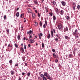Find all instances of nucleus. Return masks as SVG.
<instances>
[{
  "mask_svg": "<svg viewBox=\"0 0 80 80\" xmlns=\"http://www.w3.org/2000/svg\"><path fill=\"white\" fill-rule=\"evenodd\" d=\"M18 80H22V78L19 77V79H18Z\"/></svg>",
  "mask_w": 80,
  "mask_h": 80,
  "instance_id": "nucleus-47",
  "label": "nucleus"
},
{
  "mask_svg": "<svg viewBox=\"0 0 80 80\" xmlns=\"http://www.w3.org/2000/svg\"><path fill=\"white\" fill-rule=\"evenodd\" d=\"M61 3L63 6H65V5L66 3H65V2L64 1H62L61 2Z\"/></svg>",
  "mask_w": 80,
  "mask_h": 80,
  "instance_id": "nucleus-8",
  "label": "nucleus"
},
{
  "mask_svg": "<svg viewBox=\"0 0 80 80\" xmlns=\"http://www.w3.org/2000/svg\"><path fill=\"white\" fill-rule=\"evenodd\" d=\"M27 75H28V77H30V73L29 72L28 73Z\"/></svg>",
  "mask_w": 80,
  "mask_h": 80,
  "instance_id": "nucleus-31",
  "label": "nucleus"
},
{
  "mask_svg": "<svg viewBox=\"0 0 80 80\" xmlns=\"http://www.w3.org/2000/svg\"><path fill=\"white\" fill-rule=\"evenodd\" d=\"M78 32V30L77 29H76L75 30V32H72V35L75 36V38L76 39L78 38L79 36L77 34V32Z\"/></svg>",
  "mask_w": 80,
  "mask_h": 80,
  "instance_id": "nucleus-1",
  "label": "nucleus"
},
{
  "mask_svg": "<svg viewBox=\"0 0 80 80\" xmlns=\"http://www.w3.org/2000/svg\"><path fill=\"white\" fill-rule=\"evenodd\" d=\"M6 30L8 32H9V29H7Z\"/></svg>",
  "mask_w": 80,
  "mask_h": 80,
  "instance_id": "nucleus-49",
  "label": "nucleus"
},
{
  "mask_svg": "<svg viewBox=\"0 0 80 80\" xmlns=\"http://www.w3.org/2000/svg\"><path fill=\"white\" fill-rule=\"evenodd\" d=\"M38 45V44L37 43L36 44V45Z\"/></svg>",
  "mask_w": 80,
  "mask_h": 80,
  "instance_id": "nucleus-64",
  "label": "nucleus"
},
{
  "mask_svg": "<svg viewBox=\"0 0 80 80\" xmlns=\"http://www.w3.org/2000/svg\"><path fill=\"white\" fill-rule=\"evenodd\" d=\"M12 62L13 61L12 60H9V62L10 63V65H12Z\"/></svg>",
  "mask_w": 80,
  "mask_h": 80,
  "instance_id": "nucleus-21",
  "label": "nucleus"
},
{
  "mask_svg": "<svg viewBox=\"0 0 80 80\" xmlns=\"http://www.w3.org/2000/svg\"><path fill=\"white\" fill-rule=\"evenodd\" d=\"M68 27H66L65 28H64V32H66V31H67V32H68Z\"/></svg>",
  "mask_w": 80,
  "mask_h": 80,
  "instance_id": "nucleus-6",
  "label": "nucleus"
},
{
  "mask_svg": "<svg viewBox=\"0 0 80 80\" xmlns=\"http://www.w3.org/2000/svg\"><path fill=\"white\" fill-rule=\"evenodd\" d=\"M52 55H53V57L54 58H57V55L55 54V53H53Z\"/></svg>",
  "mask_w": 80,
  "mask_h": 80,
  "instance_id": "nucleus-15",
  "label": "nucleus"
},
{
  "mask_svg": "<svg viewBox=\"0 0 80 80\" xmlns=\"http://www.w3.org/2000/svg\"><path fill=\"white\" fill-rule=\"evenodd\" d=\"M42 80H47V78H46V77H44L43 78H42Z\"/></svg>",
  "mask_w": 80,
  "mask_h": 80,
  "instance_id": "nucleus-29",
  "label": "nucleus"
},
{
  "mask_svg": "<svg viewBox=\"0 0 80 80\" xmlns=\"http://www.w3.org/2000/svg\"><path fill=\"white\" fill-rule=\"evenodd\" d=\"M50 33L48 34V36H47V38L48 39H50Z\"/></svg>",
  "mask_w": 80,
  "mask_h": 80,
  "instance_id": "nucleus-23",
  "label": "nucleus"
},
{
  "mask_svg": "<svg viewBox=\"0 0 80 80\" xmlns=\"http://www.w3.org/2000/svg\"><path fill=\"white\" fill-rule=\"evenodd\" d=\"M23 40H26V38H25V37H24Z\"/></svg>",
  "mask_w": 80,
  "mask_h": 80,
  "instance_id": "nucleus-59",
  "label": "nucleus"
},
{
  "mask_svg": "<svg viewBox=\"0 0 80 80\" xmlns=\"http://www.w3.org/2000/svg\"><path fill=\"white\" fill-rule=\"evenodd\" d=\"M51 37L52 38L53 37V32L52 31H51Z\"/></svg>",
  "mask_w": 80,
  "mask_h": 80,
  "instance_id": "nucleus-13",
  "label": "nucleus"
},
{
  "mask_svg": "<svg viewBox=\"0 0 80 80\" xmlns=\"http://www.w3.org/2000/svg\"><path fill=\"white\" fill-rule=\"evenodd\" d=\"M44 75L45 77H46L47 79H49L50 80H52V78L50 77V75L48 74V73L47 72H44Z\"/></svg>",
  "mask_w": 80,
  "mask_h": 80,
  "instance_id": "nucleus-2",
  "label": "nucleus"
},
{
  "mask_svg": "<svg viewBox=\"0 0 80 80\" xmlns=\"http://www.w3.org/2000/svg\"><path fill=\"white\" fill-rule=\"evenodd\" d=\"M34 3L35 4H36V5H37L38 4V2L37 1H33Z\"/></svg>",
  "mask_w": 80,
  "mask_h": 80,
  "instance_id": "nucleus-22",
  "label": "nucleus"
},
{
  "mask_svg": "<svg viewBox=\"0 0 80 80\" xmlns=\"http://www.w3.org/2000/svg\"><path fill=\"white\" fill-rule=\"evenodd\" d=\"M53 20H56V17H55V16H53Z\"/></svg>",
  "mask_w": 80,
  "mask_h": 80,
  "instance_id": "nucleus-30",
  "label": "nucleus"
},
{
  "mask_svg": "<svg viewBox=\"0 0 80 80\" xmlns=\"http://www.w3.org/2000/svg\"><path fill=\"white\" fill-rule=\"evenodd\" d=\"M66 18L67 20H68V19L70 18V17L68 16H67L66 17Z\"/></svg>",
  "mask_w": 80,
  "mask_h": 80,
  "instance_id": "nucleus-34",
  "label": "nucleus"
},
{
  "mask_svg": "<svg viewBox=\"0 0 80 80\" xmlns=\"http://www.w3.org/2000/svg\"><path fill=\"white\" fill-rule=\"evenodd\" d=\"M30 43H33V40L32 39H30Z\"/></svg>",
  "mask_w": 80,
  "mask_h": 80,
  "instance_id": "nucleus-24",
  "label": "nucleus"
},
{
  "mask_svg": "<svg viewBox=\"0 0 80 80\" xmlns=\"http://www.w3.org/2000/svg\"><path fill=\"white\" fill-rule=\"evenodd\" d=\"M38 25V23L37 22H35V26H37Z\"/></svg>",
  "mask_w": 80,
  "mask_h": 80,
  "instance_id": "nucleus-32",
  "label": "nucleus"
},
{
  "mask_svg": "<svg viewBox=\"0 0 80 80\" xmlns=\"http://www.w3.org/2000/svg\"><path fill=\"white\" fill-rule=\"evenodd\" d=\"M31 46V45H30V44H28V47H30Z\"/></svg>",
  "mask_w": 80,
  "mask_h": 80,
  "instance_id": "nucleus-52",
  "label": "nucleus"
},
{
  "mask_svg": "<svg viewBox=\"0 0 80 80\" xmlns=\"http://www.w3.org/2000/svg\"><path fill=\"white\" fill-rule=\"evenodd\" d=\"M38 35H39V39L40 40H41V37H43V34H42V33H39Z\"/></svg>",
  "mask_w": 80,
  "mask_h": 80,
  "instance_id": "nucleus-7",
  "label": "nucleus"
},
{
  "mask_svg": "<svg viewBox=\"0 0 80 80\" xmlns=\"http://www.w3.org/2000/svg\"><path fill=\"white\" fill-rule=\"evenodd\" d=\"M72 54H69V58H72Z\"/></svg>",
  "mask_w": 80,
  "mask_h": 80,
  "instance_id": "nucleus-37",
  "label": "nucleus"
},
{
  "mask_svg": "<svg viewBox=\"0 0 80 80\" xmlns=\"http://www.w3.org/2000/svg\"><path fill=\"white\" fill-rule=\"evenodd\" d=\"M24 22H26V20H25L24 21Z\"/></svg>",
  "mask_w": 80,
  "mask_h": 80,
  "instance_id": "nucleus-62",
  "label": "nucleus"
},
{
  "mask_svg": "<svg viewBox=\"0 0 80 80\" xmlns=\"http://www.w3.org/2000/svg\"><path fill=\"white\" fill-rule=\"evenodd\" d=\"M38 79L39 80H42V79L40 77H38Z\"/></svg>",
  "mask_w": 80,
  "mask_h": 80,
  "instance_id": "nucleus-35",
  "label": "nucleus"
},
{
  "mask_svg": "<svg viewBox=\"0 0 80 80\" xmlns=\"http://www.w3.org/2000/svg\"><path fill=\"white\" fill-rule=\"evenodd\" d=\"M35 12H36V13H37V10H35Z\"/></svg>",
  "mask_w": 80,
  "mask_h": 80,
  "instance_id": "nucleus-56",
  "label": "nucleus"
},
{
  "mask_svg": "<svg viewBox=\"0 0 80 80\" xmlns=\"http://www.w3.org/2000/svg\"><path fill=\"white\" fill-rule=\"evenodd\" d=\"M53 33H56V32H55V29H53Z\"/></svg>",
  "mask_w": 80,
  "mask_h": 80,
  "instance_id": "nucleus-41",
  "label": "nucleus"
},
{
  "mask_svg": "<svg viewBox=\"0 0 80 80\" xmlns=\"http://www.w3.org/2000/svg\"><path fill=\"white\" fill-rule=\"evenodd\" d=\"M40 77H41V78H43V77H45V76H44V75L43 74H41L40 75Z\"/></svg>",
  "mask_w": 80,
  "mask_h": 80,
  "instance_id": "nucleus-16",
  "label": "nucleus"
},
{
  "mask_svg": "<svg viewBox=\"0 0 80 80\" xmlns=\"http://www.w3.org/2000/svg\"><path fill=\"white\" fill-rule=\"evenodd\" d=\"M56 35L57 37H59L58 34H56Z\"/></svg>",
  "mask_w": 80,
  "mask_h": 80,
  "instance_id": "nucleus-60",
  "label": "nucleus"
},
{
  "mask_svg": "<svg viewBox=\"0 0 80 80\" xmlns=\"http://www.w3.org/2000/svg\"><path fill=\"white\" fill-rule=\"evenodd\" d=\"M19 9V8H17V11H18V10Z\"/></svg>",
  "mask_w": 80,
  "mask_h": 80,
  "instance_id": "nucleus-55",
  "label": "nucleus"
},
{
  "mask_svg": "<svg viewBox=\"0 0 80 80\" xmlns=\"http://www.w3.org/2000/svg\"><path fill=\"white\" fill-rule=\"evenodd\" d=\"M49 15H51V17L53 16V13H52V12H50L49 13Z\"/></svg>",
  "mask_w": 80,
  "mask_h": 80,
  "instance_id": "nucleus-33",
  "label": "nucleus"
},
{
  "mask_svg": "<svg viewBox=\"0 0 80 80\" xmlns=\"http://www.w3.org/2000/svg\"><path fill=\"white\" fill-rule=\"evenodd\" d=\"M19 15H20V13H19V12H18L16 13V17H19Z\"/></svg>",
  "mask_w": 80,
  "mask_h": 80,
  "instance_id": "nucleus-17",
  "label": "nucleus"
},
{
  "mask_svg": "<svg viewBox=\"0 0 80 80\" xmlns=\"http://www.w3.org/2000/svg\"><path fill=\"white\" fill-rule=\"evenodd\" d=\"M25 66H27V65H28L27 63H25Z\"/></svg>",
  "mask_w": 80,
  "mask_h": 80,
  "instance_id": "nucleus-54",
  "label": "nucleus"
},
{
  "mask_svg": "<svg viewBox=\"0 0 80 80\" xmlns=\"http://www.w3.org/2000/svg\"><path fill=\"white\" fill-rule=\"evenodd\" d=\"M11 47V48H12V45H10V44H8V47Z\"/></svg>",
  "mask_w": 80,
  "mask_h": 80,
  "instance_id": "nucleus-28",
  "label": "nucleus"
},
{
  "mask_svg": "<svg viewBox=\"0 0 80 80\" xmlns=\"http://www.w3.org/2000/svg\"><path fill=\"white\" fill-rule=\"evenodd\" d=\"M65 39H67V40H69L70 39V38H69V37L68 36H65Z\"/></svg>",
  "mask_w": 80,
  "mask_h": 80,
  "instance_id": "nucleus-12",
  "label": "nucleus"
},
{
  "mask_svg": "<svg viewBox=\"0 0 80 80\" xmlns=\"http://www.w3.org/2000/svg\"><path fill=\"white\" fill-rule=\"evenodd\" d=\"M74 51H76V50H77V49L76 48H75L74 49Z\"/></svg>",
  "mask_w": 80,
  "mask_h": 80,
  "instance_id": "nucleus-53",
  "label": "nucleus"
},
{
  "mask_svg": "<svg viewBox=\"0 0 80 80\" xmlns=\"http://www.w3.org/2000/svg\"><path fill=\"white\" fill-rule=\"evenodd\" d=\"M58 39L57 38H56L55 39V40L56 42H57L58 41Z\"/></svg>",
  "mask_w": 80,
  "mask_h": 80,
  "instance_id": "nucleus-39",
  "label": "nucleus"
},
{
  "mask_svg": "<svg viewBox=\"0 0 80 80\" xmlns=\"http://www.w3.org/2000/svg\"><path fill=\"white\" fill-rule=\"evenodd\" d=\"M53 5H55L56 4V2H55L54 1H53Z\"/></svg>",
  "mask_w": 80,
  "mask_h": 80,
  "instance_id": "nucleus-40",
  "label": "nucleus"
},
{
  "mask_svg": "<svg viewBox=\"0 0 80 80\" xmlns=\"http://www.w3.org/2000/svg\"><path fill=\"white\" fill-rule=\"evenodd\" d=\"M14 45L15 47H16V48H18V45L17 44L15 43L14 44Z\"/></svg>",
  "mask_w": 80,
  "mask_h": 80,
  "instance_id": "nucleus-25",
  "label": "nucleus"
},
{
  "mask_svg": "<svg viewBox=\"0 0 80 80\" xmlns=\"http://www.w3.org/2000/svg\"><path fill=\"white\" fill-rule=\"evenodd\" d=\"M42 48H44V47H45V46L44 45V44L43 43H42Z\"/></svg>",
  "mask_w": 80,
  "mask_h": 80,
  "instance_id": "nucleus-36",
  "label": "nucleus"
},
{
  "mask_svg": "<svg viewBox=\"0 0 80 80\" xmlns=\"http://www.w3.org/2000/svg\"><path fill=\"white\" fill-rule=\"evenodd\" d=\"M23 43H22L21 44V46H23Z\"/></svg>",
  "mask_w": 80,
  "mask_h": 80,
  "instance_id": "nucleus-61",
  "label": "nucleus"
},
{
  "mask_svg": "<svg viewBox=\"0 0 80 80\" xmlns=\"http://www.w3.org/2000/svg\"><path fill=\"white\" fill-rule=\"evenodd\" d=\"M20 37H21V36H20V35H18L17 37L18 40H20Z\"/></svg>",
  "mask_w": 80,
  "mask_h": 80,
  "instance_id": "nucleus-19",
  "label": "nucleus"
},
{
  "mask_svg": "<svg viewBox=\"0 0 80 80\" xmlns=\"http://www.w3.org/2000/svg\"><path fill=\"white\" fill-rule=\"evenodd\" d=\"M42 73L41 72H39V74H40V73Z\"/></svg>",
  "mask_w": 80,
  "mask_h": 80,
  "instance_id": "nucleus-63",
  "label": "nucleus"
},
{
  "mask_svg": "<svg viewBox=\"0 0 80 80\" xmlns=\"http://www.w3.org/2000/svg\"><path fill=\"white\" fill-rule=\"evenodd\" d=\"M73 5H75V2H73Z\"/></svg>",
  "mask_w": 80,
  "mask_h": 80,
  "instance_id": "nucleus-58",
  "label": "nucleus"
},
{
  "mask_svg": "<svg viewBox=\"0 0 80 80\" xmlns=\"http://www.w3.org/2000/svg\"><path fill=\"white\" fill-rule=\"evenodd\" d=\"M52 52H55V49H52Z\"/></svg>",
  "mask_w": 80,
  "mask_h": 80,
  "instance_id": "nucleus-46",
  "label": "nucleus"
},
{
  "mask_svg": "<svg viewBox=\"0 0 80 80\" xmlns=\"http://www.w3.org/2000/svg\"><path fill=\"white\" fill-rule=\"evenodd\" d=\"M38 17H40V13H38Z\"/></svg>",
  "mask_w": 80,
  "mask_h": 80,
  "instance_id": "nucleus-42",
  "label": "nucleus"
},
{
  "mask_svg": "<svg viewBox=\"0 0 80 80\" xmlns=\"http://www.w3.org/2000/svg\"><path fill=\"white\" fill-rule=\"evenodd\" d=\"M4 20H6V15H4Z\"/></svg>",
  "mask_w": 80,
  "mask_h": 80,
  "instance_id": "nucleus-45",
  "label": "nucleus"
},
{
  "mask_svg": "<svg viewBox=\"0 0 80 80\" xmlns=\"http://www.w3.org/2000/svg\"><path fill=\"white\" fill-rule=\"evenodd\" d=\"M55 11L56 12L57 15H59V11L57 8H55Z\"/></svg>",
  "mask_w": 80,
  "mask_h": 80,
  "instance_id": "nucleus-4",
  "label": "nucleus"
},
{
  "mask_svg": "<svg viewBox=\"0 0 80 80\" xmlns=\"http://www.w3.org/2000/svg\"><path fill=\"white\" fill-rule=\"evenodd\" d=\"M60 14L62 15H63V14H64V11L63 10H61L60 12Z\"/></svg>",
  "mask_w": 80,
  "mask_h": 80,
  "instance_id": "nucleus-9",
  "label": "nucleus"
},
{
  "mask_svg": "<svg viewBox=\"0 0 80 80\" xmlns=\"http://www.w3.org/2000/svg\"><path fill=\"white\" fill-rule=\"evenodd\" d=\"M63 26L61 23H59L58 26V28L59 29V30H62L63 29Z\"/></svg>",
  "mask_w": 80,
  "mask_h": 80,
  "instance_id": "nucleus-3",
  "label": "nucleus"
},
{
  "mask_svg": "<svg viewBox=\"0 0 80 80\" xmlns=\"http://www.w3.org/2000/svg\"><path fill=\"white\" fill-rule=\"evenodd\" d=\"M11 73L12 75H13V74H15V72L13 71V70H12L11 71Z\"/></svg>",
  "mask_w": 80,
  "mask_h": 80,
  "instance_id": "nucleus-11",
  "label": "nucleus"
},
{
  "mask_svg": "<svg viewBox=\"0 0 80 80\" xmlns=\"http://www.w3.org/2000/svg\"><path fill=\"white\" fill-rule=\"evenodd\" d=\"M80 5H78L77 7V8L78 10H80Z\"/></svg>",
  "mask_w": 80,
  "mask_h": 80,
  "instance_id": "nucleus-26",
  "label": "nucleus"
},
{
  "mask_svg": "<svg viewBox=\"0 0 80 80\" xmlns=\"http://www.w3.org/2000/svg\"><path fill=\"white\" fill-rule=\"evenodd\" d=\"M45 25H46V26L47 25V20H45V24H44L43 25V27L44 28H46Z\"/></svg>",
  "mask_w": 80,
  "mask_h": 80,
  "instance_id": "nucleus-5",
  "label": "nucleus"
},
{
  "mask_svg": "<svg viewBox=\"0 0 80 80\" xmlns=\"http://www.w3.org/2000/svg\"><path fill=\"white\" fill-rule=\"evenodd\" d=\"M21 49L22 52V53H23V52H24V50L23 49V48H21Z\"/></svg>",
  "mask_w": 80,
  "mask_h": 80,
  "instance_id": "nucleus-27",
  "label": "nucleus"
},
{
  "mask_svg": "<svg viewBox=\"0 0 80 80\" xmlns=\"http://www.w3.org/2000/svg\"><path fill=\"white\" fill-rule=\"evenodd\" d=\"M23 15H24L23 13H22L21 14L20 17L21 18H23V17H24Z\"/></svg>",
  "mask_w": 80,
  "mask_h": 80,
  "instance_id": "nucleus-20",
  "label": "nucleus"
},
{
  "mask_svg": "<svg viewBox=\"0 0 80 80\" xmlns=\"http://www.w3.org/2000/svg\"><path fill=\"white\" fill-rule=\"evenodd\" d=\"M32 18H35V14L33 12L32 13Z\"/></svg>",
  "mask_w": 80,
  "mask_h": 80,
  "instance_id": "nucleus-14",
  "label": "nucleus"
},
{
  "mask_svg": "<svg viewBox=\"0 0 80 80\" xmlns=\"http://www.w3.org/2000/svg\"><path fill=\"white\" fill-rule=\"evenodd\" d=\"M15 66H18V64H15Z\"/></svg>",
  "mask_w": 80,
  "mask_h": 80,
  "instance_id": "nucleus-48",
  "label": "nucleus"
},
{
  "mask_svg": "<svg viewBox=\"0 0 80 80\" xmlns=\"http://www.w3.org/2000/svg\"><path fill=\"white\" fill-rule=\"evenodd\" d=\"M55 62H56V63H57V62H58V60H55Z\"/></svg>",
  "mask_w": 80,
  "mask_h": 80,
  "instance_id": "nucleus-51",
  "label": "nucleus"
},
{
  "mask_svg": "<svg viewBox=\"0 0 80 80\" xmlns=\"http://www.w3.org/2000/svg\"><path fill=\"white\" fill-rule=\"evenodd\" d=\"M29 38H32V36L29 34Z\"/></svg>",
  "mask_w": 80,
  "mask_h": 80,
  "instance_id": "nucleus-44",
  "label": "nucleus"
},
{
  "mask_svg": "<svg viewBox=\"0 0 80 80\" xmlns=\"http://www.w3.org/2000/svg\"><path fill=\"white\" fill-rule=\"evenodd\" d=\"M32 30H30L29 32L28 31L27 32V34H30L32 33Z\"/></svg>",
  "mask_w": 80,
  "mask_h": 80,
  "instance_id": "nucleus-18",
  "label": "nucleus"
},
{
  "mask_svg": "<svg viewBox=\"0 0 80 80\" xmlns=\"http://www.w3.org/2000/svg\"><path fill=\"white\" fill-rule=\"evenodd\" d=\"M39 25L41 27H42V22H40Z\"/></svg>",
  "mask_w": 80,
  "mask_h": 80,
  "instance_id": "nucleus-38",
  "label": "nucleus"
},
{
  "mask_svg": "<svg viewBox=\"0 0 80 80\" xmlns=\"http://www.w3.org/2000/svg\"><path fill=\"white\" fill-rule=\"evenodd\" d=\"M28 13H32V10H31L30 9H28Z\"/></svg>",
  "mask_w": 80,
  "mask_h": 80,
  "instance_id": "nucleus-10",
  "label": "nucleus"
},
{
  "mask_svg": "<svg viewBox=\"0 0 80 80\" xmlns=\"http://www.w3.org/2000/svg\"><path fill=\"white\" fill-rule=\"evenodd\" d=\"M73 10H75V6H73Z\"/></svg>",
  "mask_w": 80,
  "mask_h": 80,
  "instance_id": "nucleus-43",
  "label": "nucleus"
},
{
  "mask_svg": "<svg viewBox=\"0 0 80 80\" xmlns=\"http://www.w3.org/2000/svg\"><path fill=\"white\" fill-rule=\"evenodd\" d=\"M22 75H25V72H22Z\"/></svg>",
  "mask_w": 80,
  "mask_h": 80,
  "instance_id": "nucleus-57",
  "label": "nucleus"
},
{
  "mask_svg": "<svg viewBox=\"0 0 80 80\" xmlns=\"http://www.w3.org/2000/svg\"><path fill=\"white\" fill-rule=\"evenodd\" d=\"M24 49H26L27 48H26V45H25V44H24Z\"/></svg>",
  "mask_w": 80,
  "mask_h": 80,
  "instance_id": "nucleus-50",
  "label": "nucleus"
}]
</instances>
